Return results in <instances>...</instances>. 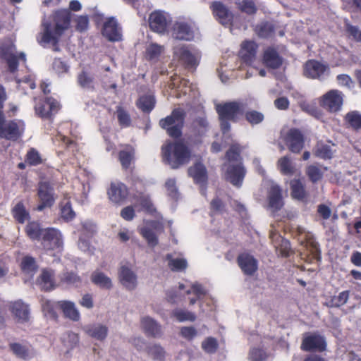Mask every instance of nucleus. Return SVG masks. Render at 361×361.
Here are the masks:
<instances>
[{
  "instance_id": "obj_1",
  "label": "nucleus",
  "mask_w": 361,
  "mask_h": 361,
  "mask_svg": "<svg viewBox=\"0 0 361 361\" xmlns=\"http://www.w3.org/2000/svg\"><path fill=\"white\" fill-rule=\"evenodd\" d=\"M164 161L176 169L187 164L190 158L188 147L180 142H169L161 147Z\"/></svg>"
},
{
  "instance_id": "obj_2",
  "label": "nucleus",
  "mask_w": 361,
  "mask_h": 361,
  "mask_svg": "<svg viewBox=\"0 0 361 361\" xmlns=\"http://www.w3.org/2000/svg\"><path fill=\"white\" fill-rule=\"evenodd\" d=\"M54 20L55 23L54 30H51L49 25H45L42 40L45 43H52L56 46L59 37L69 27L70 11L68 9L57 11L54 13ZM54 50L57 51L58 48L55 47Z\"/></svg>"
},
{
  "instance_id": "obj_3",
  "label": "nucleus",
  "mask_w": 361,
  "mask_h": 361,
  "mask_svg": "<svg viewBox=\"0 0 361 361\" xmlns=\"http://www.w3.org/2000/svg\"><path fill=\"white\" fill-rule=\"evenodd\" d=\"M219 116L221 129L224 134L230 130L229 121L236 122L243 111V105L238 102H229L220 104L216 106Z\"/></svg>"
},
{
  "instance_id": "obj_4",
  "label": "nucleus",
  "mask_w": 361,
  "mask_h": 361,
  "mask_svg": "<svg viewBox=\"0 0 361 361\" xmlns=\"http://www.w3.org/2000/svg\"><path fill=\"white\" fill-rule=\"evenodd\" d=\"M185 113L180 108L175 109L171 115L159 121L160 126L166 130L169 135L178 137L181 135V129L184 124Z\"/></svg>"
},
{
  "instance_id": "obj_5",
  "label": "nucleus",
  "mask_w": 361,
  "mask_h": 361,
  "mask_svg": "<svg viewBox=\"0 0 361 361\" xmlns=\"http://www.w3.org/2000/svg\"><path fill=\"white\" fill-rule=\"evenodd\" d=\"M23 123L21 121L6 122L4 115L0 111V138L16 140L23 131Z\"/></svg>"
},
{
  "instance_id": "obj_6",
  "label": "nucleus",
  "mask_w": 361,
  "mask_h": 361,
  "mask_svg": "<svg viewBox=\"0 0 361 361\" xmlns=\"http://www.w3.org/2000/svg\"><path fill=\"white\" fill-rule=\"evenodd\" d=\"M343 95L337 90H331L324 94L319 100V104L329 112L335 113L341 109Z\"/></svg>"
},
{
  "instance_id": "obj_7",
  "label": "nucleus",
  "mask_w": 361,
  "mask_h": 361,
  "mask_svg": "<svg viewBox=\"0 0 361 361\" xmlns=\"http://www.w3.org/2000/svg\"><path fill=\"white\" fill-rule=\"evenodd\" d=\"M281 138L293 153H299L304 146V137L302 133L295 128H291L287 132H281Z\"/></svg>"
},
{
  "instance_id": "obj_8",
  "label": "nucleus",
  "mask_w": 361,
  "mask_h": 361,
  "mask_svg": "<svg viewBox=\"0 0 361 361\" xmlns=\"http://www.w3.org/2000/svg\"><path fill=\"white\" fill-rule=\"evenodd\" d=\"M42 244L48 250H60L63 245L61 232L54 228H45L42 231Z\"/></svg>"
},
{
  "instance_id": "obj_9",
  "label": "nucleus",
  "mask_w": 361,
  "mask_h": 361,
  "mask_svg": "<svg viewBox=\"0 0 361 361\" xmlns=\"http://www.w3.org/2000/svg\"><path fill=\"white\" fill-rule=\"evenodd\" d=\"M173 55L174 57L187 66L195 67L199 62V54L197 53L192 54L184 44L175 45Z\"/></svg>"
},
{
  "instance_id": "obj_10",
  "label": "nucleus",
  "mask_w": 361,
  "mask_h": 361,
  "mask_svg": "<svg viewBox=\"0 0 361 361\" xmlns=\"http://www.w3.org/2000/svg\"><path fill=\"white\" fill-rule=\"evenodd\" d=\"M302 350L305 351H324L326 348V341L322 336L317 334L306 335L301 344Z\"/></svg>"
},
{
  "instance_id": "obj_11",
  "label": "nucleus",
  "mask_w": 361,
  "mask_h": 361,
  "mask_svg": "<svg viewBox=\"0 0 361 361\" xmlns=\"http://www.w3.org/2000/svg\"><path fill=\"white\" fill-rule=\"evenodd\" d=\"M246 171L243 166L242 163L237 164H230L225 174L226 179L232 185L236 187H240L243 183Z\"/></svg>"
},
{
  "instance_id": "obj_12",
  "label": "nucleus",
  "mask_w": 361,
  "mask_h": 361,
  "mask_svg": "<svg viewBox=\"0 0 361 361\" xmlns=\"http://www.w3.org/2000/svg\"><path fill=\"white\" fill-rule=\"evenodd\" d=\"M38 197L41 203L37 206L38 211L51 207L54 202L53 188L48 183H41L39 185Z\"/></svg>"
},
{
  "instance_id": "obj_13",
  "label": "nucleus",
  "mask_w": 361,
  "mask_h": 361,
  "mask_svg": "<svg viewBox=\"0 0 361 361\" xmlns=\"http://www.w3.org/2000/svg\"><path fill=\"white\" fill-rule=\"evenodd\" d=\"M118 279L121 283L128 290H133L137 286V276L129 267L122 266L118 271Z\"/></svg>"
},
{
  "instance_id": "obj_14",
  "label": "nucleus",
  "mask_w": 361,
  "mask_h": 361,
  "mask_svg": "<svg viewBox=\"0 0 361 361\" xmlns=\"http://www.w3.org/2000/svg\"><path fill=\"white\" fill-rule=\"evenodd\" d=\"M237 261L242 271L246 275L252 276L258 269L257 260L250 254L239 255Z\"/></svg>"
},
{
  "instance_id": "obj_15",
  "label": "nucleus",
  "mask_w": 361,
  "mask_h": 361,
  "mask_svg": "<svg viewBox=\"0 0 361 361\" xmlns=\"http://www.w3.org/2000/svg\"><path fill=\"white\" fill-rule=\"evenodd\" d=\"M83 330L88 336L101 342L107 338L109 334L107 326L101 323L90 324L84 326Z\"/></svg>"
},
{
  "instance_id": "obj_16",
  "label": "nucleus",
  "mask_w": 361,
  "mask_h": 361,
  "mask_svg": "<svg viewBox=\"0 0 361 361\" xmlns=\"http://www.w3.org/2000/svg\"><path fill=\"white\" fill-rule=\"evenodd\" d=\"M109 200L116 204L121 203L128 196L127 187L121 182L111 183L107 192Z\"/></svg>"
},
{
  "instance_id": "obj_17",
  "label": "nucleus",
  "mask_w": 361,
  "mask_h": 361,
  "mask_svg": "<svg viewBox=\"0 0 361 361\" xmlns=\"http://www.w3.org/2000/svg\"><path fill=\"white\" fill-rule=\"evenodd\" d=\"M102 35L109 41L116 42L121 39V28L115 18H110L104 23Z\"/></svg>"
},
{
  "instance_id": "obj_18",
  "label": "nucleus",
  "mask_w": 361,
  "mask_h": 361,
  "mask_svg": "<svg viewBox=\"0 0 361 361\" xmlns=\"http://www.w3.org/2000/svg\"><path fill=\"white\" fill-rule=\"evenodd\" d=\"M269 206L273 210H279L283 205L282 190L276 183L271 182L268 191Z\"/></svg>"
},
{
  "instance_id": "obj_19",
  "label": "nucleus",
  "mask_w": 361,
  "mask_h": 361,
  "mask_svg": "<svg viewBox=\"0 0 361 361\" xmlns=\"http://www.w3.org/2000/svg\"><path fill=\"white\" fill-rule=\"evenodd\" d=\"M172 36L176 39L190 41L193 39L194 32L188 23L177 22L173 25Z\"/></svg>"
},
{
  "instance_id": "obj_20",
  "label": "nucleus",
  "mask_w": 361,
  "mask_h": 361,
  "mask_svg": "<svg viewBox=\"0 0 361 361\" xmlns=\"http://www.w3.org/2000/svg\"><path fill=\"white\" fill-rule=\"evenodd\" d=\"M149 25L152 30L163 33L166 30L168 20L163 12L154 11L149 17Z\"/></svg>"
},
{
  "instance_id": "obj_21",
  "label": "nucleus",
  "mask_w": 361,
  "mask_h": 361,
  "mask_svg": "<svg viewBox=\"0 0 361 361\" xmlns=\"http://www.w3.org/2000/svg\"><path fill=\"white\" fill-rule=\"evenodd\" d=\"M11 312L18 322H27L30 317L28 306L20 300L16 301L11 305Z\"/></svg>"
},
{
  "instance_id": "obj_22",
  "label": "nucleus",
  "mask_w": 361,
  "mask_h": 361,
  "mask_svg": "<svg viewBox=\"0 0 361 361\" xmlns=\"http://www.w3.org/2000/svg\"><path fill=\"white\" fill-rule=\"evenodd\" d=\"M211 8L214 15L222 25L230 24L233 18L232 14L221 2L213 1L211 4Z\"/></svg>"
},
{
  "instance_id": "obj_23",
  "label": "nucleus",
  "mask_w": 361,
  "mask_h": 361,
  "mask_svg": "<svg viewBox=\"0 0 361 361\" xmlns=\"http://www.w3.org/2000/svg\"><path fill=\"white\" fill-rule=\"evenodd\" d=\"M328 67L314 60L308 61L305 65V75L311 78H320L328 71Z\"/></svg>"
},
{
  "instance_id": "obj_24",
  "label": "nucleus",
  "mask_w": 361,
  "mask_h": 361,
  "mask_svg": "<svg viewBox=\"0 0 361 361\" xmlns=\"http://www.w3.org/2000/svg\"><path fill=\"white\" fill-rule=\"evenodd\" d=\"M58 102L52 99L48 98L46 101L35 106L36 113L42 117H49L59 110Z\"/></svg>"
},
{
  "instance_id": "obj_25",
  "label": "nucleus",
  "mask_w": 361,
  "mask_h": 361,
  "mask_svg": "<svg viewBox=\"0 0 361 361\" xmlns=\"http://www.w3.org/2000/svg\"><path fill=\"white\" fill-rule=\"evenodd\" d=\"M257 48V44L252 41L243 42L239 56L245 63L250 64L255 59Z\"/></svg>"
},
{
  "instance_id": "obj_26",
  "label": "nucleus",
  "mask_w": 361,
  "mask_h": 361,
  "mask_svg": "<svg viewBox=\"0 0 361 361\" xmlns=\"http://www.w3.org/2000/svg\"><path fill=\"white\" fill-rule=\"evenodd\" d=\"M37 284L44 290L54 289L56 286L54 271L48 269H43L37 279Z\"/></svg>"
},
{
  "instance_id": "obj_27",
  "label": "nucleus",
  "mask_w": 361,
  "mask_h": 361,
  "mask_svg": "<svg viewBox=\"0 0 361 361\" xmlns=\"http://www.w3.org/2000/svg\"><path fill=\"white\" fill-rule=\"evenodd\" d=\"M152 228L161 231L162 228H159L158 224L152 222L150 226H145L140 228V233L147 240L148 245L152 247H154L159 243L158 238L156 233L152 231Z\"/></svg>"
},
{
  "instance_id": "obj_28",
  "label": "nucleus",
  "mask_w": 361,
  "mask_h": 361,
  "mask_svg": "<svg viewBox=\"0 0 361 361\" xmlns=\"http://www.w3.org/2000/svg\"><path fill=\"white\" fill-rule=\"evenodd\" d=\"M264 63L269 68L276 69L279 68L282 63V58L278 52L273 48H268L265 50L263 56Z\"/></svg>"
},
{
  "instance_id": "obj_29",
  "label": "nucleus",
  "mask_w": 361,
  "mask_h": 361,
  "mask_svg": "<svg viewBox=\"0 0 361 361\" xmlns=\"http://www.w3.org/2000/svg\"><path fill=\"white\" fill-rule=\"evenodd\" d=\"M58 305L66 318L74 322L79 321L80 314L74 302L71 301H60L58 302Z\"/></svg>"
},
{
  "instance_id": "obj_30",
  "label": "nucleus",
  "mask_w": 361,
  "mask_h": 361,
  "mask_svg": "<svg viewBox=\"0 0 361 361\" xmlns=\"http://www.w3.org/2000/svg\"><path fill=\"white\" fill-rule=\"evenodd\" d=\"M141 326L147 335L153 337L159 336L161 334V326L149 317H145L141 319Z\"/></svg>"
},
{
  "instance_id": "obj_31",
  "label": "nucleus",
  "mask_w": 361,
  "mask_h": 361,
  "mask_svg": "<svg viewBox=\"0 0 361 361\" xmlns=\"http://www.w3.org/2000/svg\"><path fill=\"white\" fill-rule=\"evenodd\" d=\"M61 216L66 221H69L73 219L75 216V213L73 211L70 197L68 195H65L63 199L60 202Z\"/></svg>"
},
{
  "instance_id": "obj_32",
  "label": "nucleus",
  "mask_w": 361,
  "mask_h": 361,
  "mask_svg": "<svg viewBox=\"0 0 361 361\" xmlns=\"http://www.w3.org/2000/svg\"><path fill=\"white\" fill-rule=\"evenodd\" d=\"M188 174L193 178L197 183H204L207 180V171L204 166L200 163H196L188 169Z\"/></svg>"
},
{
  "instance_id": "obj_33",
  "label": "nucleus",
  "mask_w": 361,
  "mask_h": 361,
  "mask_svg": "<svg viewBox=\"0 0 361 361\" xmlns=\"http://www.w3.org/2000/svg\"><path fill=\"white\" fill-rule=\"evenodd\" d=\"M92 281L102 288L110 289L112 287V281L109 277L101 271H94L91 276Z\"/></svg>"
},
{
  "instance_id": "obj_34",
  "label": "nucleus",
  "mask_w": 361,
  "mask_h": 361,
  "mask_svg": "<svg viewBox=\"0 0 361 361\" xmlns=\"http://www.w3.org/2000/svg\"><path fill=\"white\" fill-rule=\"evenodd\" d=\"M166 259L169 269L173 271H182L188 267V262L184 258H173L171 254H168Z\"/></svg>"
},
{
  "instance_id": "obj_35",
  "label": "nucleus",
  "mask_w": 361,
  "mask_h": 361,
  "mask_svg": "<svg viewBox=\"0 0 361 361\" xmlns=\"http://www.w3.org/2000/svg\"><path fill=\"white\" fill-rule=\"evenodd\" d=\"M256 35L261 38L271 37L274 32V27L271 23H262L255 27Z\"/></svg>"
},
{
  "instance_id": "obj_36",
  "label": "nucleus",
  "mask_w": 361,
  "mask_h": 361,
  "mask_svg": "<svg viewBox=\"0 0 361 361\" xmlns=\"http://www.w3.org/2000/svg\"><path fill=\"white\" fill-rule=\"evenodd\" d=\"M9 348L18 358L25 360L30 356V350L27 345L19 343H11L9 344Z\"/></svg>"
},
{
  "instance_id": "obj_37",
  "label": "nucleus",
  "mask_w": 361,
  "mask_h": 361,
  "mask_svg": "<svg viewBox=\"0 0 361 361\" xmlns=\"http://www.w3.org/2000/svg\"><path fill=\"white\" fill-rule=\"evenodd\" d=\"M155 105V99L152 95H144L140 97L137 102V106L144 112L151 111Z\"/></svg>"
},
{
  "instance_id": "obj_38",
  "label": "nucleus",
  "mask_w": 361,
  "mask_h": 361,
  "mask_svg": "<svg viewBox=\"0 0 361 361\" xmlns=\"http://www.w3.org/2000/svg\"><path fill=\"white\" fill-rule=\"evenodd\" d=\"M345 121L355 130L361 128V114L357 111L348 112L345 116Z\"/></svg>"
},
{
  "instance_id": "obj_39",
  "label": "nucleus",
  "mask_w": 361,
  "mask_h": 361,
  "mask_svg": "<svg viewBox=\"0 0 361 361\" xmlns=\"http://www.w3.org/2000/svg\"><path fill=\"white\" fill-rule=\"evenodd\" d=\"M21 269L25 274L32 276L37 269L35 259L30 256L23 257L21 262Z\"/></svg>"
},
{
  "instance_id": "obj_40",
  "label": "nucleus",
  "mask_w": 361,
  "mask_h": 361,
  "mask_svg": "<svg viewBox=\"0 0 361 361\" xmlns=\"http://www.w3.org/2000/svg\"><path fill=\"white\" fill-rule=\"evenodd\" d=\"M291 195L294 199L302 200L305 196L304 185L298 179H294L290 182Z\"/></svg>"
},
{
  "instance_id": "obj_41",
  "label": "nucleus",
  "mask_w": 361,
  "mask_h": 361,
  "mask_svg": "<svg viewBox=\"0 0 361 361\" xmlns=\"http://www.w3.org/2000/svg\"><path fill=\"white\" fill-rule=\"evenodd\" d=\"M43 231L44 229L41 228L39 224L36 222L29 223L26 226V233L32 240L42 239Z\"/></svg>"
},
{
  "instance_id": "obj_42",
  "label": "nucleus",
  "mask_w": 361,
  "mask_h": 361,
  "mask_svg": "<svg viewBox=\"0 0 361 361\" xmlns=\"http://www.w3.org/2000/svg\"><path fill=\"white\" fill-rule=\"evenodd\" d=\"M164 51V47L157 43H151L146 49V56L149 60L157 59Z\"/></svg>"
},
{
  "instance_id": "obj_43",
  "label": "nucleus",
  "mask_w": 361,
  "mask_h": 361,
  "mask_svg": "<svg viewBox=\"0 0 361 361\" xmlns=\"http://www.w3.org/2000/svg\"><path fill=\"white\" fill-rule=\"evenodd\" d=\"M314 154L315 156L324 159H331L333 156V150L330 146L322 143H318L314 149Z\"/></svg>"
},
{
  "instance_id": "obj_44",
  "label": "nucleus",
  "mask_w": 361,
  "mask_h": 361,
  "mask_svg": "<svg viewBox=\"0 0 361 361\" xmlns=\"http://www.w3.org/2000/svg\"><path fill=\"white\" fill-rule=\"evenodd\" d=\"M240 152V146L237 144L233 145L226 152V157L231 164H235V163L237 164L241 162Z\"/></svg>"
},
{
  "instance_id": "obj_45",
  "label": "nucleus",
  "mask_w": 361,
  "mask_h": 361,
  "mask_svg": "<svg viewBox=\"0 0 361 361\" xmlns=\"http://www.w3.org/2000/svg\"><path fill=\"white\" fill-rule=\"evenodd\" d=\"M78 82L82 88H94V78L91 74L87 72L82 71L78 75Z\"/></svg>"
},
{
  "instance_id": "obj_46",
  "label": "nucleus",
  "mask_w": 361,
  "mask_h": 361,
  "mask_svg": "<svg viewBox=\"0 0 361 361\" xmlns=\"http://www.w3.org/2000/svg\"><path fill=\"white\" fill-rule=\"evenodd\" d=\"M278 163L280 171L283 174L292 175L294 173L295 168L288 157L281 158Z\"/></svg>"
},
{
  "instance_id": "obj_47",
  "label": "nucleus",
  "mask_w": 361,
  "mask_h": 361,
  "mask_svg": "<svg viewBox=\"0 0 361 361\" xmlns=\"http://www.w3.org/2000/svg\"><path fill=\"white\" fill-rule=\"evenodd\" d=\"M226 212V206L219 197L214 198L210 202L211 216L221 214Z\"/></svg>"
},
{
  "instance_id": "obj_48",
  "label": "nucleus",
  "mask_w": 361,
  "mask_h": 361,
  "mask_svg": "<svg viewBox=\"0 0 361 361\" xmlns=\"http://www.w3.org/2000/svg\"><path fill=\"white\" fill-rule=\"evenodd\" d=\"M173 315L177 319L179 322L184 321H190L193 322L195 320V315L189 311L183 310H176L173 312Z\"/></svg>"
},
{
  "instance_id": "obj_49",
  "label": "nucleus",
  "mask_w": 361,
  "mask_h": 361,
  "mask_svg": "<svg viewBox=\"0 0 361 361\" xmlns=\"http://www.w3.org/2000/svg\"><path fill=\"white\" fill-rule=\"evenodd\" d=\"M245 119L252 125H257L264 120V115L259 111L252 110L245 113Z\"/></svg>"
},
{
  "instance_id": "obj_50",
  "label": "nucleus",
  "mask_w": 361,
  "mask_h": 361,
  "mask_svg": "<svg viewBox=\"0 0 361 361\" xmlns=\"http://www.w3.org/2000/svg\"><path fill=\"white\" fill-rule=\"evenodd\" d=\"M192 126L197 133L203 135L207 130L209 124L204 118L200 117L193 121Z\"/></svg>"
},
{
  "instance_id": "obj_51",
  "label": "nucleus",
  "mask_w": 361,
  "mask_h": 361,
  "mask_svg": "<svg viewBox=\"0 0 361 361\" xmlns=\"http://www.w3.org/2000/svg\"><path fill=\"white\" fill-rule=\"evenodd\" d=\"M134 159V151L123 150L119 153V159L123 168L127 169Z\"/></svg>"
},
{
  "instance_id": "obj_52",
  "label": "nucleus",
  "mask_w": 361,
  "mask_h": 361,
  "mask_svg": "<svg viewBox=\"0 0 361 361\" xmlns=\"http://www.w3.org/2000/svg\"><path fill=\"white\" fill-rule=\"evenodd\" d=\"M14 216L16 220L20 223H24L28 216V213L25 211V209L23 203H18L13 209Z\"/></svg>"
},
{
  "instance_id": "obj_53",
  "label": "nucleus",
  "mask_w": 361,
  "mask_h": 361,
  "mask_svg": "<svg viewBox=\"0 0 361 361\" xmlns=\"http://www.w3.org/2000/svg\"><path fill=\"white\" fill-rule=\"evenodd\" d=\"M64 345L71 349L77 345L79 342V336L74 332H68L66 336L63 338Z\"/></svg>"
},
{
  "instance_id": "obj_54",
  "label": "nucleus",
  "mask_w": 361,
  "mask_h": 361,
  "mask_svg": "<svg viewBox=\"0 0 361 361\" xmlns=\"http://www.w3.org/2000/svg\"><path fill=\"white\" fill-rule=\"evenodd\" d=\"M267 358V354L262 349L253 348L250 350V361H264Z\"/></svg>"
},
{
  "instance_id": "obj_55",
  "label": "nucleus",
  "mask_w": 361,
  "mask_h": 361,
  "mask_svg": "<svg viewBox=\"0 0 361 361\" xmlns=\"http://www.w3.org/2000/svg\"><path fill=\"white\" fill-rule=\"evenodd\" d=\"M147 348L148 354L154 359H161L164 356V350L159 345L154 344Z\"/></svg>"
},
{
  "instance_id": "obj_56",
  "label": "nucleus",
  "mask_w": 361,
  "mask_h": 361,
  "mask_svg": "<svg viewBox=\"0 0 361 361\" xmlns=\"http://www.w3.org/2000/svg\"><path fill=\"white\" fill-rule=\"evenodd\" d=\"M27 161L31 165H38L42 162V159L39 152L32 148L27 154L26 156Z\"/></svg>"
},
{
  "instance_id": "obj_57",
  "label": "nucleus",
  "mask_w": 361,
  "mask_h": 361,
  "mask_svg": "<svg viewBox=\"0 0 361 361\" xmlns=\"http://www.w3.org/2000/svg\"><path fill=\"white\" fill-rule=\"evenodd\" d=\"M307 173L310 179L315 183L319 180L322 177V173L315 166H310L307 169Z\"/></svg>"
},
{
  "instance_id": "obj_58",
  "label": "nucleus",
  "mask_w": 361,
  "mask_h": 361,
  "mask_svg": "<svg viewBox=\"0 0 361 361\" xmlns=\"http://www.w3.org/2000/svg\"><path fill=\"white\" fill-rule=\"evenodd\" d=\"M0 54H1V47H0ZM2 54L7 61V63H8L10 71H14L15 70H16L18 65L17 57L16 56H14L13 54H9L7 53L2 52Z\"/></svg>"
},
{
  "instance_id": "obj_59",
  "label": "nucleus",
  "mask_w": 361,
  "mask_h": 361,
  "mask_svg": "<svg viewBox=\"0 0 361 361\" xmlns=\"http://www.w3.org/2000/svg\"><path fill=\"white\" fill-rule=\"evenodd\" d=\"M202 348L207 353H214L217 348L216 341L213 338H208L202 342Z\"/></svg>"
},
{
  "instance_id": "obj_60",
  "label": "nucleus",
  "mask_w": 361,
  "mask_h": 361,
  "mask_svg": "<svg viewBox=\"0 0 361 361\" xmlns=\"http://www.w3.org/2000/svg\"><path fill=\"white\" fill-rule=\"evenodd\" d=\"M42 307L43 312L45 314H49L51 317L55 318L56 313L54 311V304L48 300H42Z\"/></svg>"
},
{
  "instance_id": "obj_61",
  "label": "nucleus",
  "mask_w": 361,
  "mask_h": 361,
  "mask_svg": "<svg viewBox=\"0 0 361 361\" xmlns=\"http://www.w3.org/2000/svg\"><path fill=\"white\" fill-rule=\"evenodd\" d=\"M116 113L118 121L121 125L127 126L130 124V116L122 107L118 106L117 108Z\"/></svg>"
},
{
  "instance_id": "obj_62",
  "label": "nucleus",
  "mask_w": 361,
  "mask_h": 361,
  "mask_svg": "<svg viewBox=\"0 0 361 361\" xmlns=\"http://www.w3.org/2000/svg\"><path fill=\"white\" fill-rule=\"evenodd\" d=\"M76 29L80 32L86 30L89 25V19L87 16H80L75 19Z\"/></svg>"
},
{
  "instance_id": "obj_63",
  "label": "nucleus",
  "mask_w": 361,
  "mask_h": 361,
  "mask_svg": "<svg viewBox=\"0 0 361 361\" xmlns=\"http://www.w3.org/2000/svg\"><path fill=\"white\" fill-rule=\"evenodd\" d=\"M240 8L243 11L248 14H252L256 11L255 4L251 0H243L240 4Z\"/></svg>"
},
{
  "instance_id": "obj_64",
  "label": "nucleus",
  "mask_w": 361,
  "mask_h": 361,
  "mask_svg": "<svg viewBox=\"0 0 361 361\" xmlns=\"http://www.w3.org/2000/svg\"><path fill=\"white\" fill-rule=\"evenodd\" d=\"M346 30L356 42H361V30L349 24H347Z\"/></svg>"
}]
</instances>
